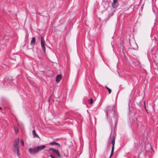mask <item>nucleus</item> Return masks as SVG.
I'll list each match as a JSON object with an SVG mask.
<instances>
[{
	"label": "nucleus",
	"mask_w": 158,
	"mask_h": 158,
	"mask_svg": "<svg viewBox=\"0 0 158 158\" xmlns=\"http://www.w3.org/2000/svg\"><path fill=\"white\" fill-rule=\"evenodd\" d=\"M106 114L107 117L108 118L110 116H113L115 119V121L114 125H112V121L110 122V123L112 128H116L117 127V125L118 122V115L115 111L114 106H108L106 108Z\"/></svg>",
	"instance_id": "nucleus-1"
},
{
	"label": "nucleus",
	"mask_w": 158,
	"mask_h": 158,
	"mask_svg": "<svg viewBox=\"0 0 158 158\" xmlns=\"http://www.w3.org/2000/svg\"><path fill=\"white\" fill-rule=\"evenodd\" d=\"M116 136V132L115 129H111L110 134L109 138V142L108 144H110V140L111 139V143L112 145L111 151H114V145L115 143V138Z\"/></svg>",
	"instance_id": "nucleus-2"
},
{
	"label": "nucleus",
	"mask_w": 158,
	"mask_h": 158,
	"mask_svg": "<svg viewBox=\"0 0 158 158\" xmlns=\"http://www.w3.org/2000/svg\"><path fill=\"white\" fill-rule=\"evenodd\" d=\"M45 145H43L35 147L33 149L30 148L29 149V152L31 154H34L38 153L39 151H41L45 148Z\"/></svg>",
	"instance_id": "nucleus-3"
},
{
	"label": "nucleus",
	"mask_w": 158,
	"mask_h": 158,
	"mask_svg": "<svg viewBox=\"0 0 158 158\" xmlns=\"http://www.w3.org/2000/svg\"><path fill=\"white\" fill-rule=\"evenodd\" d=\"M19 138L16 139L14 142L13 144V147L14 148V151L15 152H17V154L18 156H19L20 155L19 147Z\"/></svg>",
	"instance_id": "nucleus-4"
},
{
	"label": "nucleus",
	"mask_w": 158,
	"mask_h": 158,
	"mask_svg": "<svg viewBox=\"0 0 158 158\" xmlns=\"http://www.w3.org/2000/svg\"><path fill=\"white\" fill-rule=\"evenodd\" d=\"M41 44L42 49L44 52H45L46 49L45 48V42L44 40L43 36H42L41 37Z\"/></svg>",
	"instance_id": "nucleus-5"
},
{
	"label": "nucleus",
	"mask_w": 158,
	"mask_h": 158,
	"mask_svg": "<svg viewBox=\"0 0 158 158\" xmlns=\"http://www.w3.org/2000/svg\"><path fill=\"white\" fill-rule=\"evenodd\" d=\"M52 151L53 153H54L57 155L59 157H61L60 154L58 150L53 148H49L47 150L48 151Z\"/></svg>",
	"instance_id": "nucleus-6"
},
{
	"label": "nucleus",
	"mask_w": 158,
	"mask_h": 158,
	"mask_svg": "<svg viewBox=\"0 0 158 158\" xmlns=\"http://www.w3.org/2000/svg\"><path fill=\"white\" fill-rule=\"evenodd\" d=\"M117 0H113L112 3V6L114 8H116L118 6Z\"/></svg>",
	"instance_id": "nucleus-7"
},
{
	"label": "nucleus",
	"mask_w": 158,
	"mask_h": 158,
	"mask_svg": "<svg viewBox=\"0 0 158 158\" xmlns=\"http://www.w3.org/2000/svg\"><path fill=\"white\" fill-rule=\"evenodd\" d=\"M62 78V75L59 74L56 77V81L57 82H59L61 80Z\"/></svg>",
	"instance_id": "nucleus-8"
},
{
	"label": "nucleus",
	"mask_w": 158,
	"mask_h": 158,
	"mask_svg": "<svg viewBox=\"0 0 158 158\" xmlns=\"http://www.w3.org/2000/svg\"><path fill=\"white\" fill-rule=\"evenodd\" d=\"M49 144L51 145H56L59 148L60 147V143L54 142H51L49 143Z\"/></svg>",
	"instance_id": "nucleus-9"
},
{
	"label": "nucleus",
	"mask_w": 158,
	"mask_h": 158,
	"mask_svg": "<svg viewBox=\"0 0 158 158\" xmlns=\"http://www.w3.org/2000/svg\"><path fill=\"white\" fill-rule=\"evenodd\" d=\"M32 134H33L34 137V138H35V137L38 138L39 137V136H38V135L36 133V132H35V130H33L32 131Z\"/></svg>",
	"instance_id": "nucleus-10"
},
{
	"label": "nucleus",
	"mask_w": 158,
	"mask_h": 158,
	"mask_svg": "<svg viewBox=\"0 0 158 158\" xmlns=\"http://www.w3.org/2000/svg\"><path fill=\"white\" fill-rule=\"evenodd\" d=\"M35 37H33L31 41V44H35Z\"/></svg>",
	"instance_id": "nucleus-11"
},
{
	"label": "nucleus",
	"mask_w": 158,
	"mask_h": 158,
	"mask_svg": "<svg viewBox=\"0 0 158 158\" xmlns=\"http://www.w3.org/2000/svg\"><path fill=\"white\" fill-rule=\"evenodd\" d=\"M105 87L108 89L109 94H110L111 92V90L110 88L107 87L106 86H105Z\"/></svg>",
	"instance_id": "nucleus-12"
},
{
	"label": "nucleus",
	"mask_w": 158,
	"mask_h": 158,
	"mask_svg": "<svg viewBox=\"0 0 158 158\" xmlns=\"http://www.w3.org/2000/svg\"><path fill=\"white\" fill-rule=\"evenodd\" d=\"M93 102V99L92 98H90V102H88L89 103V104H92Z\"/></svg>",
	"instance_id": "nucleus-13"
},
{
	"label": "nucleus",
	"mask_w": 158,
	"mask_h": 158,
	"mask_svg": "<svg viewBox=\"0 0 158 158\" xmlns=\"http://www.w3.org/2000/svg\"><path fill=\"white\" fill-rule=\"evenodd\" d=\"M135 45L136 46V47L135 48L132 47L131 49H133L134 50H136L138 49V47L136 44H135Z\"/></svg>",
	"instance_id": "nucleus-14"
},
{
	"label": "nucleus",
	"mask_w": 158,
	"mask_h": 158,
	"mask_svg": "<svg viewBox=\"0 0 158 158\" xmlns=\"http://www.w3.org/2000/svg\"><path fill=\"white\" fill-rule=\"evenodd\" d=\"M20 143L22 146H24V141L23 139H21L20 140Z\"/></svg>",
	"instance_id": "nucleus-15"
},
{
	"label": "nucleus",
	"mask_w": 158,
	"mask_h": 158,
	"mask_svg": "<svg viewBox=\"0 0 158 158\" xmlns=\"http://www.w3.org/2000/svg\"><path fill=\"white\" fill-rule=\"evenodd\" d=\"M15 132L16 134H17L18 133L19 131V129H14Z\"/></svg>",
	"instance_id": "nucleus-16"
},
{
	"label": "nucleus",
	"mask_w": 158,
	"mask_h": 158,
	"mask_svg": "<svg viewBox=\"0 0 158 158\" xmlns=\"http://www.w3.org/2000/svg\"><path fill=\"white\" fill-rule=\"evenodd\" d=\"M114 153V152L111 151L110 154V157L113 155Z\"/></svg>",
	"instance_id": "nucleus-17"
},
{
	"label": "nucleus",
	"mask_w": 158,
	"mask_h": 158,
	"mask_svg": "<svg viewBox=\"0 0 158 158\" xmlns=\"http://www.w3.org/2000/svg\"><path fill=\"white\" fill-rule=\"evenodd\" d=\"M50 156L52 158H55V157H54V156L52 154H50Z\"/></svg>",
	"instance_id": "nucleus-18"
},
{
	"label": "nucleus",
	"mask_w": 158,
	"mask_h": 158,
	"mask_svg": "<svg viewBox=\"0 0 158 158\" xmlns=\"http://www.w3.org/2000/svg\"><path fill=\"white\" fill-rule=\"evenodd\" d=\"M144 103L145 108H146V106H145V101L144 102ZM145 109L146 110V109Z\"/></svg>",
	"instance_id": "nucleus-19"
},
{
	"label": "nucleus",
	"mask_w": 158,
	"mask_h": 158,
	"mask_svg": "<svg viewBox=\"0 0 158 158\" xmlns=\"http://www.w3.org/2000/svg\"><path fill=\"white\" fill-rule=\"evenodd\" d=\"M154 39H155V40H156V38L155 37H154V39H153V40H154Z\"/></svg>",
	"instance_id": "nucleus-20"
},
{
	"label": "nucleus",
	"mask_w": 158,
	"mask_h": 158,
	"mask_svg": "<svg viewBox=\"0 0 158 158\" xmlns=\"http://www.w3.org/2000/svg\"><path fill=\"white\" fill-rule=\"evenodd\" d=\"M2 108L1 107H0V110H1L2 109Z\"/></svg>",
	"instance_id": "nucleus-21"
}]
</instances>
